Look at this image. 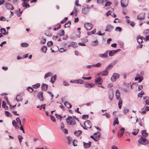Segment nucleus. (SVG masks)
Wrapping results in <instances>:
<instances>
[{"mask_svg":"<svg viewBox=\"0 0 149 149\" xmlns=\"http://www.w3.org/2000/svg\"><path fill=\"white\" fill-rule=\"evenodd\" d=\"M101 79L99 77H97L95 79V84L100 82Z\"/></svg>","mask_w":149,"mask_h":149,"instance_id":"72a5a7b5","label":"nucleus"},{"mask_svg":"<svg viewBox=\"0 0 149 149\" xmlns=\"http://www.w3.org/2000/svg\"><path fill=\"white\" fill-rule=\"evenodd\" d=\"M144 36L149 35V30L147 29L145 30L143 32Z\"/></svg>","mask_w":149,"mask_h":149,"instance_id":"58836bf2","label":"nucleus"},{"mask_svg":"<svg viewBox=\"0 0 149 149\" xmlns=\"http://www.w3.org/2000/svg\"><path fill=\"white\" fill-rule=\"evenodd\" d=\"M66 121L68 124L71 125H74L75 123L74 118L72 116H69L66 119Z\"/></svg>","mask_w":149,"mask_h":149,"instance_id":"f257e3e1","label":"nucleus"},{"mask_svg":"<svg viewBox=\"0 0 149 149\" xmlns=\"http://www.w3.org/2000/svg\"><path fill=\"white\" fill-rule=\"evenodd\" d=\"M79 1L78 0H76L75 1V5L76 6H81V5H80L79 3Z\"/></svg>","mask_w":149,"mask_h":149,"instance_id":"052dcab7","label":"nucleus"},{"mask_svg":"<svg viewBox=\"0 0 149 149\" xmlns=\"http://www.w3.org/2000/svg\"><path fill=\"white\" fill-rule=\"evenodd\" d=\"M111 4V3L110 1H107V2L105 5V6H107L110 5Z\"/></svg>","mask_w":149,"mask_h":149,"instance_id":"69168bd1","label":"nucleus"},{"mask_svg":"<svg viewBox=\"0 0 149 149\" xmlns=\"http://www.w3.org/2000/svg\"><path fill=\"white\" fill-rule=\"evenodd\" d=\"M144 37L143 36H140V37L138 36L137 38V40L139 43H141L143 42V39Z\"/></svg>","mask_w":149,"mask_h":149,"instance_id":"393cba45","label":"nucleus"},{"mask_svg":"<svg viewBox=\"0 0 149 149\" xmlns=\"http://www.w3.org/2000/svg\"><path fill=\"white\" fill-rule=\"evenodd\" d=\"M53 44V42L51 41H48L47 43V45L49 46H50L52 45Z\"/></svg>","mask_w":149,"mask_h":149,"instance_id":"774afa93","label":"nucleus"},{"mask_svg":"<svg viewBox=\"0 0 149 149\" xmlns=\"http://www.w3.org/2000/svg\"><path fill=\"white\" fill-rule=\"evenodd\" d=\"M116 61H114L113 63L110 64L108 65H107V67H106V68L105 70L108 72L112 68L113 66L116 64Z\"/></svg>","mask_w":149,"mask_h":149,"instance_id":"423d86ee","label":"nucleus"},{"mask_svg":"<svg viewBox=\"0 0 149 149\" xmlns=\"http://www.w3.org/2000/svg\"><path fill=\"white\" fill-rule=\"evenodd\" d=\"M12 124L15 128L17 129L19 128V127L17 125L16 121L15 120H13L12 121Z\"/></svg>","mask_w":149,"mask_h":149,"instance_id":"c756f323","label":"nucleus"},{"mask_svg":"<svg viewBox=\"0 0 149 149\" xmlns=\"http://www.w3.org/2000/svg\"><path fill=\"white\" fill-rule=\"evenodd\" d=\"M108 50H107L105 52L104 54H99L98 55V56L103 58H107L108 56Z\"/></svg>","mask_w":149,"mask_h":149,"instance_id":"9d476101","label":"nucleus"},{"mask_svg":"<svg viewBox=\"0 0 149 149\" xmlns=\"http://www.w3.org/2000/svg\"><path fill=\"white\" fill-rule=\"evenodd\" d=\"M91 142L89 141V143H86L84 142V146L85 148H87L89 147H90L91 146Z\"/></svg>","mask_w":149,"mask_h":149,"instance_id":"6ab92c4d","label":"nucleus"},{"mask_svg":"<svg viewBox=\"0 0 149 149\" xmlns=\"http://www.w3.org/2000/svg\"><path fill=\"white\" fill-rule=\"evenodd\" d=\"M138 141L139 143L145 145L147 144L148 143L146 138L143 136H141V138L138 140Z\"/></svg>","mask_w":149,"mask_h":149,"instance_id":"f03ea898","label":"nucleus"},{"mask_svg":"<svg viewBox=\"0 0 149 149\" xmlns=\"http://www.w3.org/2000/svg\"><path fill=\"white\" fill-rule=\"evenodd\" d=\"M85 127H83L81 125V126L83 127V129L84 130H87V128H90L91 127V125L90 121L89 120L86 121L84 123Z\"/></svg>","mask_w":149,"mask_h":149,"instance_id":"7ed1b4c3","label":"nucleus"},{"mask_svg":"<svg viewBox=\"0 0 149 149\" xmlns=\"http://www.w3.org/2000/svg\"><path fill=\"white\" fill-rule=\"evenodd\" d=\"M5 114L7 116H9L10 115V112L8 111H5Z\"/></svg>","mask_w":149,"mask_h":149,"instance_id":"0e129e2a","label":"nucleus"},{"mask_svg":"<svg viewBox=\"0 0 149 149\" xmlns=\"http://www.w3.org/2000/svg\"><path fill=\"white\" fill-rule=\"evenodd\" d=\"M119 123V121L118 120V118L116 117L115 118L113 123V125L115 126L116 124L118 125Z\"/></svg>","mask_w":149,"mask_h":149,"instance_id":"f704fd0d","label":"nucleus"},{"mask_svg":"<svg viewBox=\"0 0 149 149\" xmlns=\"http://www.w3.org/2000/svg\"><path fill=\"white\" fill-rule=\"evenodd\" d=\"M98 44V42L97 40H96L92 42V45L93 46H97Z\"/></svg>","mask_w":149,"mask_h":149,"instance_id":"a18cd8bd","label":"nucleus"},{"mask_svg":"<svg viewBox=\"0 0 149 149\" xmlns=\"http://www.w3.org/2000/svg\"><path fill=\"white\" fill-rule=\"evenodd\" d=\"M88 115H83L82 116V118L84 119H88Z\"/></svg>","mask_w":149,"mask_h":149,"instance_id":"3c124183","label":"nucleus"},{"mask_svg":"<svg viewBox=\"0 0 149 149\" xmlns=\"http://www.w3.org/2000/svg\"><path fill=\"white\" fill-rule=\"evenodd\" d=\"M94 84L89 83H86L84 84V86L86 88H90L93 86Z\"/></svg>","mask_w":149,"mask_h":149,"instance_id":"a878e982","label":"nucleus"},{"mask_svg":"<svg viewBox=\"0 0 149 149\" xmlns=\"http://www.w3.org/2000/svg\"><path fill=\"white\" fill-rule=\"evenodd\" d=\"M101 63H99L93 65V66L95 67H100L101 66Z\"/></svg>","mask_w":149,"mask_h":149,"instance_id":"864d4df0","label":"nucleus"},{"mask_svg":"<svg viewBox=\"0 0 149 149\" xmlns=\"http://www.w3.org/2000/svg\"><path fill=\"white\" fill-rule=\"evenodd\" d=\"M100 135L99 132L95 133L94 134V140L97 141L99 140L100 139Z\"/></svg>","mask_w":149,"mask_h":149,"instance_id":"f8f14e48","label":"nucleus"},{"mask_svg":"<svg viewBox=\"0 0 149 149\" xmlns=\"http://www.w3.org/2000/svg\"><path fill=\"white\" fill-rule=\"evenodd\" d=\"M144 118H143L141 119H139V124L141 126L144 127Z\"/></svg>","mask_w":149,"mask_h":149,"instance_id":"f3484780","label":"nucleus"},{"mask_svg":"<svg viewBox=\"0 0 149 149\" xmlns=\"http://www.w3.org/2000/svg\"><path fill=\"white\" fill-rule=\"evenodd\" d=\"M48 87V85L46 84H43L42 85L41 88L42 90L46 91Z\"/></svg>","mask_w":149,"mask_h":149,"instance_id":"a211bd4d","label":"nucleus"},{"mask_svg":"<svg viewBox=\"0 0 149 149\" xmlns=\"http://www.w3.org/2000/svg\"><path fill=\"white\" fill-rule=\"evenodd\" d=\"M124 131L125 128L123 127L121 128L120 129V131H119L118 132V136L120 137L122 136L124 133Z\"/></svg>","mask_w":149,"mask_h":149,"instance_id":"4468645a","label":"nucleus"},{"mask_svg":"<svg viewBox=\"0 0 149 149\" xmlns=\"http://www.w3.org/2000/svg\"><path fill=\"white\" fill-rule=\"evenodd\" d=\"M144 94V93L143 91H141L140 93H139L138 95V96L139 97H141L142 95Z\"/></svg>","mask_w":149,"mask_h":149,"instance_id":"de8ad7c7","label":"nucleus"},{"mask_svg":"<svg viewBox=\"0 0 149 149\" xmlns=\"http://www.w3.org/2000/svg\"><path fill=\"white\" fill-rule=\"evenodd\" d=\"M117 100L119 101L118 102V107L120 109L121 108V106L122 105V100L121 99V98H120Z\"/></svg>","mask_w":149,"mask_h":149,"instance_id":"4be33fe9","label":"nucleus"},{"mask_svg":"<svg viewBox=\"0 0 149 149\" xmlns=\"http://www.w3.org/2000/svg\"><path fill=\"white\" fill-rule=\"evenodd\" d=\"M28 43L26 42H23L21 44V46L22 47H26L29 46Z\"/></svg>","mask_w":149,"mask_h":149,"instance_id":"a19ab883","label":"nucleus"},{"mask_svg":"<svg viewBox=\"0 0 149 149\" xmlns=\"http://www.w3.org/2000/svg\"><path fill=\"white\" fill-rule=\"evenodd\" d=\"M113 26L110 24L106 26V29L105 31L110 32L113 29Z\"/></svg>","mask_w":149,"mask_h":149,"instance_id":"0eeeda50","label":"nucleus"},{"mask_svg":"<svg viewBox=\"0 0 149 149\" xmlns=\"http://www.w3.org/2000/svg\"><path fill=\"white\" fill-rule=\"evenodd\" d=\"M64 104L68 109L72 107L71 105L67 102H65Z\"/></svg>","mask_w":149,"mask_h":149,"instance_id":"7c9ffc66","label":"nucleus"},{"mask_svg":"<svg viewBox=\"0 0 149 149\" xmlns=\"http://www.w3.org/2000/svg\"><path fill=\"white\" fill-rule=\"evenodd\" d=\"M0 31L1 33L4 35L7 34L8 33V32H6V29L3 28H1V29Z\"/></svg>","mask_w":149,"mask_h":149,"instance_id":"cd10ccee","label":"nucleus"},{"mask_svg":"<svg viewBox=\"0 0 149 149\" xmlns=\"http://www.w3.org/2000/svg\"><path fill=\"white\" fill-rule=\"evenodd\" d=\"M56 75H54L51 78L50 82L52 83H53L56 81Z\"/></svg>","mask_w":149,"mask_h":149,"instance_id":"473e14b6","label":"nucleus"},{"mask_svg":"<svg viewBox=\"0 0 149 149\" xmlns=\"http://www.w3.org/2000/svg\"><path fill=\"white\" fill-rule=\"evenodd\" d=\"M145 36V38L144 37L143 39L145 41H147L149 40V35L148 36Z\"/></svg>","mask_w":149,"mask_h":149,"instance_id":"49530a36","label":"nucleus"},{"mask_svg":"<svg viewBox=\"0 0 149 149\" xmlns=\"http://www.w3.org/2000/svg\"><path fill=\"white\" fill-rule=\"evenodd\" d=\"M108 74V71L105 70L104 71L101 73V75L102 76H107Z\"/></svg>","mask_w":149,"mask_h":149,"instance_id":"2f4dec72","label":"nucleus"},{"mask_svg":"<svg viewBox=\"0 0 149 149\" xmlns=\"http://www.w3.org/2000/svg\"><path fill=\"white\" fill-rule=\"evenodd\" d=\"M66 49L61 48L60 49L59 51L61 52H62L65 51L66 50Z\"/></svg>","mask_w":149,"mask_h":149,"instance_id":"bf43d9fd","label":"nucleus"},{"mask_svg":"<svg viewBox=\"0 0 149 149\" xmlns=\"http://www.w3.org/2000/svg\"><path fill=\"white\" fill-rule=\"evenodd\" d=\"M116 98L117 100H118L119 98H120V93L118 90H117L116 91Z\"/></svg>","mask_w":149,"mask_h":149,"instance_id":"b1692460","label":"nucleus"},{"mask_svg":"<svg viewBox=\"0 0 149 149\" xmlns=\"http://www.w3.org/2000/svg\"><path fill=\"white\" fill-rule=\"evenodd\" d=\"M22 6L24 7H25L26 8H29L30 7V5L28 3V2L24 1V2L22 3Z\"/></svg>","mask_w":149,"mask_h":149,"instance_id":"aec40b11","label":"nucleus"},{"mask_svg":"<svg viewBox=\"0 0 149 149\" xmlns=\"http://www.w3.org/2000/svg\"><path fill=\"white\" fill-rule=\"evenodd\" d=\"M40 86V84L39 83H37L35 85H33L32 86L33 88H37Z\"/></svg>","mask_w":149,"mask_h":149,"instance_id":"ea45409f","label":"nucleus"},{"mask_svg":"<svg viewBox=\"0 0 149 149\" xmlns=\"http://www.w3.org/2000/svg\"><path fill=\"white\" fill-rule=\"evenodd\" d=\"M22 98L21 96L19 95H17L16 98V100L18 102H19L20 101H22Z\"/></svg>","mask_w":149,"mask_h":149,"instance_id":"bb28decb","label":"nucleus"},{"mask_svg":"<svg viewBox=\"0 0 149 149\" xmlns=\"http://www.w3.org/2000/svg\"><path fill=\"white\" fill-rule=\"evenodd\" d=\"M141 134L143 135L142 136L146 138L148 135V134L146 132V130H142L141 132Z\"/></svg>","mask_w":149,"mask_h":149,"instance_id":"5701e85b","label":"nucleus"},{"mask_svg":"<svg viewBox=\"0 0 149 149\" xmlns=\"http://www.w3.org/2000/svg\"><path fill=\"white\" fill-rule=\"evenodd\" d=\"M5 6L7 8L8 10H13L14 9V7L13 5L9 3H6Z\"/></svg>","mask_w":149,"mask_h":149,"instance_id":"1a4fd4ad","label":"nucleus"},{"mask_svg":"<svg viewBox=\"0 0 149 149\" xmlns=\"http://www.w3.org/2000/svg\"><path fill=\"white\" fill-rule=\"evenodd\" d=\"M64 30H63L61 31V32H60L59 33L58 35L60 36H63L64 35Z\"/></svg>","mask_w":149,"mask_h":149,"instance_id":"338daca9","label":"nucleus"},{"mask_svg":"<svg viewBox=\"0 0 149 149\" xmlns=\"http://www.w3.org/2000/svg\"><path fill=\"white\" fill-rule=\"evenodd\" d=\"M33 88L31 87V86L28 87L27 88V90H28L30 92H32L33 91L34 89Z\"/></svg>","mask_w":149,"mask_h":149,"instance_id":"c03bdc74","label":"nucleus"},{"mask_svg":"<svg viewBox=\"0 0 149 149\" xmlns=\"http://www.w3.org/2000/svg\"><path fill=\"white\" fill-rule=\"evenodd\" d=\"M129 112V109L126 107H125L123 111V112L124 113L126 114Z\"/></svg>","mask_w":149,"mask_h":149,"instance_id":"09e8293b","label":"nucleus"},{"mask_svg":"<svg viewBox=\"0 0 149 149\" xmlns=\"http://www.w3.org/2000/svg\"><path fill=\"white\" fill-rule=\"evenodd\" d=\"M144 17L145 15L144 13H141L138 15L137 19L140 20H142L144 19Z\"/></svg>","mask_w":149,"mask_h":149,"instance_id":"dca6fc26","label":"nucleus"},{"mask_svg":"<svg viewBox=\"0 0 149 149\" xmlns=\"http://www.w3.org/2000/svg\"><path fill=\"white\" fill-rule=\"evenodd\" d=\"M83 81L81 79H77V84H83Z\"/></svg>","mask_w":149,"mask_h":149,"instance_id":"603ef678","label":"nucleus"},{"mask_svg":"<svg viewBox=\"0 0 149 149\" xmlns=\"http://www.w3.org/2000/svg\"><path fill=\"white\" fill-rule=\"evenodd\" d=\"M122 30V29L121 27L117 26L116 27L115 29V31H121Z\"/></svg>","mask_w":149,"mask_h":149,"instance_id":"4d7b16f0","label":"nucleus"},{"mask_svg":"<svg viewBox=\"0 0 149 149\" xmlns=\"http://www.w3.org/2000/svg\"><path fill=\"white\" fill-rule=\"evenodd\" d=\"M104 115H105L106 116V117L107 118H109L110 117V115L109 114H108V113H106V112L105 113V114L102 115V116H104Z\"/></svg>","mask_w":149,"mask_h":149,"instance_id":"680f3d73","label":"nucleus"},{"mask_svg":"<svg viewBox=\"0 0 149 149\" xmlns=\"http://www.w3.org/2000/svg\"><path fill=\"white\" fill-rule=\"evenodd\" d=\"M143 77H136L135 78V81H137L139 80L138 82L140 83L143 80Z\"/></svg>","mask_w":149,"mask_h":149,"instance_id":"c85d7f7f","label":"nucleus"},{"mask_svg":"<svg viewBox=\"0 0 149 149\" xmlns=\"http://www.w3.org/2000/svg\"><path fill=\"white\" fill-rule=\"evenodd\" d=\"M119 74L116 73H114L111 78V80L113 82L115 81L117 79L119 78Z\"/></svg>","mask_w":149,"mask_h":149,"instance_id":"39448f33","label":"nucleus"},{"mask_svg":"<svg viewBox=\"0 0 149 149\" xmlns=\"http://www.w3.org/2000/svg\"><path fill=\"white\" fill-rule=\"evenodd\" d=\"M82 133V132L80 130H78L77 131H75L74 132V134L78 136L80 134H81Z\"/></svg>","mask_w":149,"mask_h":149,"instance_id":"4c0bfd02","label":"nucleus"},{"mask_svg":"<svg viewBox=\"0 0 149 149\" xmlns=\"http://www.w3.org/2000/svg\"><path fill=\"white\" fill-rule=\"evenodd\" d=\"M51 75V73L50 72H48L46 73L45 76L44 78L45 79L48 77H50Z\"/></svg>","mask_w":149,"mask_h":149,"instance_id":"8fccbe9b","label":"nucleus"},{"mask_svg":"<svg viewBox=\"0 0 149 149\" xmlns=\"http://www.w3.org/2000/svg\"><path fill=\"white\" fill-rule=\"evenodd\" d=\"M120 2L121 5L122 7L124 8L127 7L128 4L127 1L124 0H122Z\"/></svg>","mask_w":149,"mask_h":149,"instance_id":"6e6552de","label":"nucleus"},{"mask_svg":"<svg viewBox=\"0 0 149 149\" xmlns=\"http://www.w3.org/2000/svg\"><path fill=\"white\" fill-rule=\"evenodd\" d=\"M71 24V22L70 21H68L65 25V27L67 28L70 26Z\"/></svg>","mask_w":149,"mask_h":149,"instance_id":"37998d69","label":"nucleus"},{"mask_svg":"<svg viewBox=\"0 0 149 149\" xmlns=\"http://www.w3.org/2000/svg\"><path fill=\"white\" fill-rule=\"evenodd\" d=\"M16 120L17 123H19L20 125H22L21 120L19 117H17L16 118Z\"/></svg>","mask_w":149,"mask_h":149,"instance_id":"5fc2aeb1","label":"nucleus"},{"mask_svg":"<svg viewBox=\"0 0 149 149\" xmlns=\"http://www.w3.org/2000/svg\"><path fill=\"white\" fill-rule=\"evenodd\" d=\"M133 132L132 134L134 135H136L138 133L139 130L138 129H134L133 130Z\"/></svg>","mask_w":149,"mask_h":149,"instance_id":"e433bc0d","label":"nucleus"},{"mask_svg":"<svg viewBox=\"0 0 149 149\" xmlns=\"http://www.w3.org/2000/svg\"><path fill=\"white\" fill-rule=\"evenodd\" d=\"M46 42V39L44 38H42L41 41V43L43 44H44Z\"/></svg>","mask_w":149,"mask_h":149,"instance_id":"13d9d810","label":"nucleus"},{"mask_svg":"<svg viewBox=\"0 0 149 149\" xmlns=\"http://www.w3.org/2000/svg\"><path fill=\"white\" fill-rule=\"evenodd\" d=\"M56 116L57 118L58 119H61L63 118L62 116H61V115L56 114Z\"/></svg>","mask_w":149,"mask_h":149,"instance_id":"e2e57ef3","label":"nucleus"},{"mask_svg":"<svg viewBox=\"0 0 149 149\" xmlns=\"http://www.w3.org/2000/svg\"><path fill=\"white\" fill-rule=\"evenodd\" d=\"M42 49L43 52L44 53H45L47 50V48L46 46H43L42 47Z\"/></svg>","mask_w":149,"mask_h":149,"instance_id":"79ce46f5","label":"nucleus"},{"mask_svg":"<svg viewBox=\"0 0 149 149\" xmlns=\"http://www.w3.org/2000/svg\"><path fill=\"white\" fill-rule=\"evenodd\" d=\"M90 11V8L88 6L85 7L82 9V13L84 14H87Z\"/></svg>","mask_w":149,"mask_h":149,"instance_id":"9b49d317","label":"nucleus"},{"mask_svg":"<svg viewBox=\"0 0 149 149\" xmlns=\"http://www.w3.org/2000/svg\"><path fill=\"white\" fill-rule=\"evenodd\" d=\"M93 25L91 23L86 22L84 24V27L87 31L91 30L93 27Z\"/></svg>","mask_w":149,"mask_h":149,"instance_id":"20e7f679","label":"nucleus"},{"mask_svg":"<svg viewBox=\"0 0 149 149\" xmlns=\"http://www.w3.org/2000/svg\"><path fill=\"white\" fill-rule=\"evenodd\" d=\"M77 44L76 42H71L68 45V47H70L72 46L73 47H77Z\"/></svg>","mask_w":149,"mask_h":149,"instance_id":"412c9836","label":"nucleus"},{"mask_svg":"<svg viewBox=\"0 0 149 149\" xmlns=\"http://www.w3.org/2000/svg\"><path fill=\"white\" fill-rule=\"evenodd\" d=\"M120 50V49H117L110 51L109 52V56H112L114 54L118 52Z\"/></svg>","mask_w":149,"mask_h":149,"instance_id":"ddd939ff","label":"nucleus"},{"mask_svg":"<svg viewBox=\"0 0 149 149\" xmlns=\"http://www.w3.org/2000/svg\"><path fill=\"white\" fill-rule=\"evenodd\" d=\"M113 96V93L112 92H111L109 93V99L110 100H112Z\"/></svg>","mask_w":149,"mask_h":149,"instance_id":"c9c22d12","label":"nucleus"},{"mask_svg":"<svg viewBox=\"0 0 149 149\" xmlns=\"http://www.w3.org/2000/svg\"><path fill=\"white\" fill-rule=\"evenodd\" d=\"M62 132L65 134H68V130L66 129H63L62 130Z\"/></svg>","mask_w":149,"mask_h":149,"instance_id":"6e6d98bb","label":"nucleus"},{"mask_svg":"<svg viewBox=\"0 0 149 149\" xmlns=\"http://www.w3.org/2000/svg\"><path fill=\"white\" fill-rule=\"evenodd\" d=\"M37 96L41 101H43V93L42 92L40 91L38 93L37 95Z\"/></svg>","mask_w":149,"mask_h":149,"instance_id":"2eb2a0df","label":"nucleus"}]
</instances>
